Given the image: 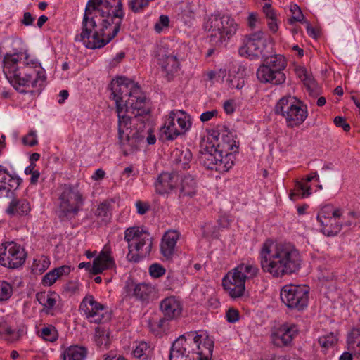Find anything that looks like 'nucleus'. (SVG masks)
<instances>
[{
	"instance_id": "1",
	"label": "nucleus",
	"mask_w": 360,
	"mask_h": 360,
	"mask_svg": "<svg viewBox=\"0 0 360 360\" xmlns=\"http://www.w3.org/2000/svg\"><path fill=\"white\" fill-rule=\"evenodd\" d=\"M124 12L121 0H89L82 22V32L75 41L86 48L105 46L118 34Z\"/></svg>"
},
{
	"instance_id": "2",
	"label": "nucleus",
	"mask_w": 360,
	"mask_h": 360,
	"mask_svg": "<svg viewBox=\"0 0 360 360\" xmlns=\"http://www.w3.org/2000/svg\"><path fill=\"white\" fill-rule=\"evenodd\" d=\"M111 91L118 117V139L129 143H129L134 145V139L138 141L144 136L139 131L144 128L143 115L150 112L149 104L139 86L124 77L112 81Z\"/></svg>"
},
{
	"instance_id": "3",
	"label": "nucleus",
	"mask_w": 360,
	"mask_h": 360,
	"mask_svg": "<svg viewBox=\"0 0 360 360\" xmlns=\"http://www.w3.org/2000/svg\"><path fill=\"white\" fill-rule=\"evenodd\" d=\"M300 251L290 243H276L268 239L259 251L260 266L264 272L274 278H282L297 273L301 268Z\"/></svg>"
},
{
	"instance_id": "4",
	"label": "nucleus",
	"mask_w": 360,
	"mask_h": 360,
	"mask_svg": "<svg viewBox=\"0 0 360 360\" xmlns=\"http://www.w3.org/2000/svg\"><path fill=\"white\" fill-rule=\"evenodd\" d=\"M124 240L128 243V261L138 262L141 259L150 255L153 238L148 232L139 227H130L124 232Z\"/></svg>"
},
{
	"instance_id": "5",
	"label": "nucleus",
	"mask_w": 360,
	"mask_h": 360,
	"mask_svg": "<svg viewBox=\"0 0 360 360\" xmlns=\"http://www.w3.org/2000/svg\"><path fill=\"white\" fill-rule=\"evenodd\" d=\"M58 217L61 221L75 218L84 204V198L77 187L65 184L58 198Z\"/></svg>"
},
{
	"instance_id": "6",
	"label": "nucleus",
	"mask_w": 360,
	"mask_h": 360,
	"mask_svg": "<svg viewBox=\"0 0 360 360\" xmlns=\"http://www.w3.org/2000/svg\"><path fill=\"white\" fill-rule=\"evenodd\" d=\"M286 66L287 61L282 55L265 57L263 63L257 69V77L262 83L282 84L286 79L283 72Z\"/></svg>"
},
{
	"instance_id": "7",
	"label": "nucleus",
	"mask_w": 360,
	"mask_h": 360,
	"mask_svg": "<svg viewBox=\"0 0 360 360\" xmlns=\"http://www.w3.org/2000/svg\"><path fill=\"white\" fill-rule=\"evenodd\" d=\"M19 60V53H6L3 60V72L8 82L16 89H18L19 86H29L34 73L32 68L27 65L20 68L18 65Z\"/></svg>"
},
{
	"instance_id": "8",
	"label": "nucleus",
	"mask_w": 360,
	"mask_h": 360,
	"mask_svg": "<svg viewBox=\"0 0 360 360\" xmlns=\"http://www.w3.org/2000/svg\"><path fill=\"white\" fill-rule=\"evenodd\" d=\"M275 112L286 120L288 127H294L300 125L307 117V110L302 103L295 97L285 96L276 103Z\"/></svg>"
},
{
	"instance_id": "9",
	"label": "nucleus",
	"mask_w": 360,
	"mask_h": 360,
	"mask_svg": "<svg viewBox=\"0 0 360 360\" xmlns=\"http://www.w3.org/2000/svg\"><path fill=\"white\" fill-rule=\"evenodd\" d=\"M266 44L267 39L264 32L251 33L245 37L243 45L238 50L239 54L251 60L267 57V52L265 51Z\"/></svg>"
},
{
	"instance_id": "10",
	"label": "nucleus",
	"mask_w": 360,
	"mask_h": 360,
	"mask_svg": "<svg viewBox=\"0 0 360 360\" xmlns=\"http://www.w3.org/2000/svg\"><path fill=\"white\" fill-rule=\"evenodd\" d=\"M280 296L289 309L302 310L308 304L309 288L305 285H286L281 289Z\"/></svg>"
},
{
	"instance_id": "11",
	"label": "nucleus",
	"mask_w": 360,
	"mask_h": 360,
	"mask_svg": "<svg viewBox=\"0 0 360 360\" xmlns=\"http://www.w3.org/2000/svg\"><path fill=\"white\" fill-rule=\"evenodd\" d=\"M189 127L186 114L181 111H172L165 124L160 129V139L173 141L184 134Z\"/></svg>"
},
{
	"instance_id": "12",
	"label": "nucleus",
	"mask_w": 360,
	"mask_h": 360,
	"mask_svg": "<svg viewBox=\"0 0 360 360\" xmlns=\"http://www.w3.org/2000/svg\"><path fill=\"white\" fill-rule=\"evenodd\" d=\"M186 339L188 342V348L191 354H196L197 360H210L212 354L214 341L209 337L207 332L189 333Z\"/></svg>"
},
{
	"instance_id": "13",
	"label": "nucleus",
	"mask_w": 360,
	"mask_h": 360,
	"mask_svg": "<svg viewBox=\"0 0 360 360\" xmlns=\"http://www.w3.org/2000/svg\"><path fill=\"white\" fill-rule=\"evenodd\" d=\"M342 214V211L340 208L333 210L330 205L324 206L316 217L321 226V232L328 236L337 235L342 226V224L338 221Z\"/></svg>"
},
{
	"instance_id": "14",
	"label": "nucleus",
	"mask_w": 360,
	"mask_h": 360,
	"mask_svg": "<svg viewBox=\"0 0 360 360\" xmlns=\"http://www.w3.org/2000/svg\"><path fill=\"white\" fill-rule=\"evenodd\" d=\"M26 259L25 250L14 242H7L0 245V264L10 269L22 266Z\"/></svg>"
},
{
	"instance_id": "15",
	"label": "nucleus",
	"mask_w": 360,
	"mask_h": 360,
	"mask_svg": "<svg viewBox=\"0 0 360 360\" xmlns=\"http://www.w3.org/2000/svg\"><path fill=\"white\" fill-rule=\"evenodd\" d=\"M79 310L84 312L91 323H101L110 319L107 307L96 301L92 295L84 297L79 305Z\"/></svg>"
},
{
	"instance_id": "16",
	"label": "nucleus",
	"mask_w": 360,
	"mask_h": 360,
	"mask_svg": "<svg viewBox=\"0 0 360 360\" xmlns=\"http://www.w3.org/2000/svg\"><path fill=\"white\" fill-rule=\"evenodd\" d=\"M297 326L293 323H284L271 334V341L278 347L290 346L292 340L298 334Z\"/></svg>"
},
{
	"instance_id": "17",
	"label": "nucleus",
	"mask_w": 360,
	"mask_h": 360,
	"mask_svg": "<svg viewBox=\"0 0 360 360\" xmlns=\"http://www.w3.org/2000/svg\"><path fill=\"white\" fill-rule=\"evenodd\" d=\"M114 266L115 261L108 251H102L94 259L92 264L90 262H81L78 266L79 269L85 268L94 275L101 274L104 270L112 269Z\"/></svg>"
},
{
	"instance_id": "18",
	"label": "nucleus",
	"mask_w": 360,
	"mask_h": 360,
	"mask_svg": "<svg viewBox=\"0 0 360 360\" xmlns=\"http://www.w3.org/2000/svg\"><path fill=\"white\" fill-rule=\"evenodd\" d=\"M160 309L164 317L172 321L177 319L181 314L182 304L177 297L169 296L160 302Z\"/></svg>"
},
{
	"instance_id": "19",
	"label": "nucleus",
	"mask_w": 360,
	"mask_h": 360,
	"mask_svg": "<svg viewBox=\"0 0 360 360\" xmlns=\"http://www.w3.org/2000/svg\"><path fill=\"white\" fill-rule=\"evenodd\" d=\"M158 63L166 74L167 80L169 81L179 68V63L176 56L166 53L164 50H160L158 53Z\"/></svg>"
},
{
	"instance_id": "20",
	"label": "nucleus",
	"mask_w": 360,
	"mask_h": 360,
	"mask_svg": "<svg viewBox=\"0 0 360 360\" xmlns=\"http://www.w3.org/2000/svg\"><path fill=\"white\" fill-rule=\"evenodd\" d=\"M245 68L238 63H233L229 69V90L236 89L241 94V89L245 85Z\"/></svg>"
},
{
	"instance_id": "21",
	"label": "nucleus",
	"mask_w": 360,
	"mask_h": 360,
	"mask_svg": "<svg viewBox=\"0 0 360 360\" xmlns=\"http://www.w3.org/2000/svg\"><path fill=\"white\" fill-rule=\"evenodd\" d=\"M129 295L143 303H148L155 297L156 291L154 287L146 283H139L131 286Z\"/></svg>"
},
{
	"instance_id": "22",
	"label": "nucleus",
	"mask_w": 360,
	"mask_h": 360,
	"mask_svg": "<svg viewBox=\"0 0 360 360\" xmlns=\"http://www.w3.org/2000/svg\"><path fill=\"white\" fill-rule=\"evenodd\" d=\"M179 176L175 173L163 172L155 183L156 192L160 195L168 193L176 188Z\"/></svg>"
},
{
	"instance_id": "23",
	"label": "nucleus",
	"mask_w": 360,
	"mask_h": 360,
	"mask_svg": "<svg viewBox=\"0 0 360 360\" xmlns=\"http://www.w3.org/2000/svg\"><path fill=\"white\" fill-rule=\"evenodd\" d=\"M179 239V233L176 231H168L163 235L160 244V251L164 257L167 259L172 257Z\"/></svg>"
},
{
	"instance_id": "24",
	"label": "nucleus",
	"mask_w": 360,
	"mask_h": 360,
	"mask_svg": "<svg viewBox=\"0 0 360 360\" xmlns=\"http://www.w3.org/2000/svg\"><path fill=\"white\" fill-rule=\"evenodd\" d=\"M207 169L219 172V174L225 172V164L223 163V150L219 149V145L212 150L211 153L207 155L204 162Z\"/></svg>"
},
{
	"instance_id": "25",
	"label": "nucleus",
	"mask_w": 360,
	"mask_h": 360,
	"mask_svg": "<svg viewBox=\"0 0 360 360\" xmlns=\"http://www.w3.org/2000/svg\"><path fill=\"white\" fill-rule=\"evenodd\" d=\"M231 271L236 277L241 278L245 282L247 279H252L257 277L259 269L255 264L241 263Z\"/></svg>"
},
{
	"instance_id": "26",
	"label": "nucleus",
	"mask_w": 360,
	"mask_h": 360,
	"mask_svg": "<svg viewBox=\"0 0 360 360\" xmlns=\"http://www.w3.org/2000/svg\"><path fill=\"white\" fill-rule=\"evenodd\" d=\"M229 277H231L229 279L230 286L226 288V290H229L230 297L233 299L243 297L245 292V282L241 278L236 277L231 271H229L228 274H226V280Z\"/></svg>"
},
{
	"instance_id": "27",
	"label": "nucleus",
	"mask_w": 360,
	"mask_h": 360,
	"mask_svg": "<svg viewBox=\"0 0 360 360\" xmlns=\"http://www.w3.org/2000/svg\"><path fill=\"white\" fill-rule=\"evenodd\" d=\"M173 164L176 169H187L192 159V153L188 149L175 150L172 154Z\"/></svg>"
},
{
	"instance_id": "28",
	"label": "nucleus",
	"mask_w": 360,
	"mask_h": 360,
	"mask_svg": "<svg viewBox=\"0 0 360 360\" xmlns=\"http://www.w3.org/2000/svg\"><path fill=\"white\" fill-rule=\"evenodd\" d=\"M58 295L55 292H39L36 294V299L39 303L44 307L43 311L47 314H51L57 302Z\"/></svg>"
},
{
	"instance_id": "29",
	"label": "nucleus",
	"mask_w": 360,
	"mask_h": 360,
	"mask_svg": "<svg viewBox=\"0 0 360 360\" xmlns=\"http://www.w3.org/2000/svg\"><path fill=\"white\" fill-rule=\"evenodd\" d=\"M30 211V205L25 199L13 198L6 210L9 215H26Z\"/></svg>"
},
{
	"instance_id": "30",
	"label": "nucleus",
	"mask_w": 360,
	"mask_h": 360,
	"mask_svg": "<svg viewBox=\"0 0 360 360\" xmlns=\"http://www.w3.org/2000/svg\"><path fill=\"white\" fill-rule=\"evenodd\" d=\"M226 132L228 131L226 130ZM231 137L232 140L229 139L226 141V143L229 144V150H231L229 153H226V172L229 171L230 168H231L236 160V155L238 153L239 149V141L236 140L237 136L236 134L233 135L232 132L229 131L226 133V138Z\"/></svg>"
},
{
	"instance_id": "31",
	"label": "nucleus",
	"mask_w": 360,
	"mask_h": 360,
	"mask_svg": "<svg viewBox=\"0 0 360 360\" xmlns=\"http://www.w3.org/2000/svg\"><path fill=\"white\" fill-rule=\"evenodd\" d=\"M169 320L164 316L162 318H150L148 321V328L155 335H161L168 329Z\"/></svg>"
},
{
	"instance_id": "32",
	"label": "nucleus",
	"mask_w": 360,
	"mask_h": 360,
	"mask_svg": "<svg viewBox=\"0 0 360 360\" xmlns=\"http://www.w3.org/2000/svg\"><path fill=\"white\" fill-rule=\"evenodd\" d=\"M196 182L191 175L185 176L181 181L180 196H193L196 192Z\"/></svg>"
},
{
	"instance_id": "33",
	"label": "nucleus",
	"mask_w": 360,
	"mask_h": 360,
	"mask_svg": "<svg viewBox=\"0 0 360 360\" xmlns=\"http://www.w3.org/2000/svg\"><path fill=\"white\" fill-rule=\"evenodd\" d=\"M87 351L84 347L77 345L66 349L63 353V360H84Z\"/></svg>"
},
{
	"instance_id": "34",
	"label": "nucleus",
	"mask_w": 360,
	"mask_h": 360,
	"mask_svg": "<svg viewBox=\"0 0 360 360\" xmlns=\"http://www.w3.org/2000/svg\"><path fill=\"white\" fill-rule=\"evenodd\" d=\"M149 114L146 115H143V118L144 120V128H143L142 130H140L139 131V134H141V135H143V138L139 140L138 141H136L134 139L133 140V141L135 143L134 145H131L129 143V142H127L125 141L124 143H121L120 140L119 139V141H120V143L122 146H125V145H129V146H131V148H136L138 145L139 143H140L145 137H146V135L147 134V137H146V139H147V142L148 144L151 145V144H154L156 141V137L153 134V129L150 127L149 129H148L146 133H144V129H145V127H146V121L148 120V118L146 117ZM132 142V136L130 137V143Z\"/></svg>"
},
{
	"instance_id": "35",
	"label": "nucleus",
	"mask_w": 360,
	"mask_h": 360,
	"mask_svg": "<svg viewBox=\"0 0 360 360\" xmlns=\"http://www.w3.org/2000/svg\"><path fill=\"white\" fill-rule=\"evenodd\" d=\"M5 335L4 339L8 342H13L18 340L19 335L15 334L8 323L5 321H0V336Z\"/></svg>"
},
{
	"instance_id": "36",
	"label": "nucleus",
	"mask_w": 360,
	"mask_h": 360,
	"mask_svg": "<svg viewBox=\"0 0 360 360\" xmlns=\"http://www.w3.org/2000/svg\"><path fill=\"white\" fill-rule=\"evenodd\" d=\"M49 259L44 255H41L39 257L34 259L33 264L32 265V271L36 274H42L49 268Z\"/></svg>"
},
{
	"instance_id": "37",
	"label": "nucleus",
	"mask_w": 360,
	"mask_h": 360,
	"mask_svg": "<svg viewBox=\"0 0 360 360\" xmlns=\"http://www.w3.org/2000/svg\"><path fill=\"white\" fill-rule=\"evenodd\" d=\"M208 26L210 30L217 31L221 34V36L223 37L222 32L224 27L222 22V18L218 15H212L207 23L206 27H207Z\"/></svg>"
},
{
	"instance_id": "38",
	"label": "nucleus",
	"mask_w": 360,
	"mask_h": 360,
	"mask_svg": "<svg viewBox=\"0 0 360 360\" xmlns=\"http://www.w3.org/2000/svg\"><path fill=\"white\" fill-rule=\"evenodd\" d=\"M41 336L45 340L53 342L58 339V332L53 326L49 325L41 329Z\"/></svg>"
},
{
	"instance_id": "39",
	"label": "nucleus",
	"mask_w": 360,
	"mask_h": 360,
	"mask_svg": "<svg viewBox=\"0 0 360 360\" xmlns=\"http://www.w3.org/2000/svg\"><path fill=\"white\" fill-rule=\"evenodd\" d=\"M21 183L22 179L20 177L11 174L8 179V181L6 182V185L8 186H6V190H4L6 192L7 195L10 193L11 196L13 197L14 192L12 191V190H16Z\"/></svg>"
},
{
	"instance_id": "40",
	"label": "nucleus",
	"mask_w": 360,
	"mask_h": 360,
	"mask_svg": "<svg viewBox=\"0 0 360 360\" xmlns=\"http://www.w3.org/2000/svg\"><path fill=\"white\" fill-rule=\"evenodd\" d=\"M110 206L111 205L110 202L107 201L103 202L98 206L95 212V215L99 217H103L105 220H108L111 214L110 209Z\"/></svg>"
},
{
	"instance_id": "41",
	"label": "nucleus",
	"mask_w": 360,
	"mask_h": 360,
	"mask_svg": "<svg viewBox=\"0 0 360 360\" xmlns=\"http://www.w3.org/2000/svg\"><path fill=\"white\" fill-rule=\"evenodd\" d=\"M12 286L6 281L0 282V301H6L12 295Z\"/></svg>"
},
{
	"instance_id": "42",
	"label": "nucleus",
	"mask_w": 360,
	"mask_h": 360,
	"mask_svg": "<svg viewBox=\"0 0 360 360\" xmlns=\"http://www.w3.org/2000/svg\"><path fill=\"white\" fill-rule=\"evenodd\" d=\"M290 11L292 13V18L289 19L290 24H292L295 22H302L303 20L304 15L300 8L297 4H291Z\"/></svg>"
},
{
	"instance_id": "43",
	"label": "nucleus",
	"mask_w": 360,
	"mask_h": 360,
	"mask_svg": "<svg viewBox=\"0 0 360 360\" xmlns=\"http://www.w3.org/2000/svg\"><path fill=\"white\" fill-rule=\"evenodd\" d=\"M338 340L335 336L333 335V333L322 336L319 338V343L320 345L323 348H329L330 347H332L337 342Z\"/></svg>"
},
{
	"instance_id": "44",
	"label": "nucleus",
	"mask_w": 360,
	"mask_h": 360,
	"mask_svg": "<svg viewBox=\"0 0 360 360\" xmlns=\"http://www.w3.org/2000/svg\"><path fill=\"white\" fill-rule=\"evenodd\" d=\"M165 269L160 264H153L149 266V273L153 278H160L165 274Z\"/></svg>"
},
{
	"instance_id": "45",
	"label": "nucleus",
	"mask_w": 360,
	"mask_h": 360,
	"mask_svg": "<svg viewBox=\"0 0 360 360\" xmlns=\"http://www.w3.org/2000/svg\"><path fill=\"white\" fill-rule=\"evenodd\" d=\"M169 20L167 15H162L158 21L155 24V30L157 32H160L164 27L169 26Z\"/></svg>"
},
{
	"instance_id": "46",
	"label": "nucleus",
	"mask_w": 360,
	"mask_h": 360,
	"mask_svg": "<svg viewBox=\"0 0 360 360\" xmlns=\"http://www.w3.org/2000/svg\"><path fill=\"white\" fill-rule=\"evenodd\" d=\"M32 70L34 71V73L29 85L31 84L32 87L34 88L37 87V84L39 81L44 82L46 79V76L43 70L38 71L37 72L33 69Z\"/></svg>"
},
{
	"instance_id": "47",
	"label": "nucleus",
	"mask_w": 360,
	"mask_h": 360,
	"mask_svg": "<svg viewBox=\"0 0 360 360\" xmlns=\"http://www.w3.org/2000/svg\"><path fill=\"white\" fill-rule=\"evenodd\" d=\"M148 347L146 342H141L133 350V354L136 358H141L146 354V352Z\"/></svg>"
},
{
	"instance_id": "48",
	"label": "nucleus",
	"mask_w": 360,
	"mask_h": 360,
	"mask_svg": "<svg viewBox=\"0 0 360 360\" xmlns=\"http://www.w3.org/2000/svg\"><path fill=\"white\" fill-rule=\"evenodd\" d=\"M58 278L56 277L53 270L46 274L42 278V284L45 286H51Z\"/></svg>"
},
{
	"instance_id": "49",
	"label": "nucleus",
	"mask_w": 360,
	"mask_h": 360,
	"mask_svg": "<svg viewBox=\"0 0 360 360\" xmlns=\"http://www.w3.org/2000/svg\"><path fill=\"white\" fill-rule=\"evenodd\" d=\"M226 37L230 38L231 36L236 33L238 30V24L234 21L233 19L229 18L226 21Z\"/></svg>"
},
{
	"instance_id": "50",
	"label": "nucleus",
	"mask_w": 360,
	"mask_h": 360,
	"mask_svg": "<svg viewBox=\"0 0 360 360\" xmlns=\"http://www.w3.org/2000/svg\"><path fill=\"white\" fill-rule=\"evenodd\" d=\"M240 319L239 311L234 308H229L226 311V321L230 323H235Z\"/></svg>"
},
{
	"instance_id": "51",
	"label": "nucleus",
	"mask_w": 360,
	"mask_h": 360,
	"mask_svg": "<svg viewBox=\"0 0 360 360\" xmlns=\"http://www.w3.org/2000/svg\"><path fill=\"white\" fill-rule=\"evenodd\" d=\"M334 124L338 127H341L345 131L350 130V125L346 122L345 119L341 116H337L334 118Z\"/></svg>"
},
{
	"instance_id": "52",
	"label": "nucleus",
	"mask_w": 360,
	"mask_h": 360,
	"mask_svg": "<svg viewBox=\"0 0 360 360\" xmlns=\"http://www.w3.org/2000/svg\"><path fill=\"white\" fill-rule=\"evenodd\" d=\"M22 142L25 145L29 146H34L37 143L36 134L34 132H30L27 136L23 137Z\"/></svg>"
},
{
	"instance_id": "53",
	"label": "nucleus",
	"mask_w": 360,
	"mask_h": 360,
	"mask_svg": "<svg viewBox=\"0 0 360 360\" xmlns=\"http://www.w3.org/2000/svg\"><path fill=\"white\" fill-rule=\"evenodd\" d=\"M296 189L297 192L301 191V198L308 197L310 194V187L306 186L303 183L297 181L296 183Z\"/></svg>"
},
{
	"instance_id": "54",
	"label": "nucleus",
	"mask_w": 360,
	"mask_h": 360,
	"mask_svg": "<svg viewBox=\"0 0 360 360\" xmlns=\"http://www.w3.org/2000/svg\"><path fill=\"white\" fill-rule=\"evenodd\" d=\"M56 277L60 278L64 275H68L70 273L71 269L70 266L63 265L53 269Z\"/></svg>"
},
{
	"instance_id": "55",
	"label": "nucleus",
	"mask_w": 360,
	"mask_h": 360,
	"mask_svg": "<svg viewBox=\"0 0 360 360\" xmlns=\"http://www.w3.org/2000/svg\"><path fill=\"white\" fill-rule=\"evenodd\" d=\"M303 83L304 86L307 88L308 91L312 92L314 91L317 88V84L316 81L311 77V76L309 75L306 79H304Z\"/></svg>"
},
{
	"instance_id": "56",
	"label": "nucleus",
	"mask_w": 360,
	"mask_h": 360,
	"mask_svg": "<svg viewBox=\"0 0 360 360\" xmlns=\"http://www.w3.org/2000/svg\"><path fill=\"white\" fill-rule=\"evenodd\" d=\"M263 12L268 20L276 18L274 10L271 8L270 3H266L263 6Z\"/></svg>"
},
{
	"instance_id": "57",
	"label": "nucleus",
	"mask_w": 360,
	"mask_h": 360,
	"mask_svg": "<svg viewBox=\"0 0 360 360\" xmlns=\"http://www.w3.org/2000/svg\"><path fill=\"white\" fill-rule=\"evenodd\" d=\"M10 175L11 174L8 170L0 165V182L2 184L1 185L6 186V182Z\"/></svg>"
},
{
	"instance_id": "58",
	"label": "nucleus",
	"mask_w": 360,
	"mask_h": 360,
	"mask_svg": "<svg viewBox=\"0 0 360 360\" xmlns=\"http://www.w3.org/2000/svg\"><path fill=\"white\" fill-rule=\"evenodd\" d=\"M217 114H218V111L217 110L206 111L200 115V119L202 122H205L210 120L212 117L216 116Z\"/></svg>"
},
{
	"instance_id": "59",
	"label": "nucleus",
	"mask_w": 360,
	"mask_h": 360,
	"mask_svg": "<svg viewBox=\"0 0 360 360\" xmlns=\"http://www.w3.org/2000/svg\"><path fill=\"white\" fill-rule=\"evenodd\" d=\"M136 207L137 208V212L141 215L146 214L150 207L148 203L142 201H137L136 202Z\"/></svg>"
},
{
	"instance_id": "60",
	"label": "nucleus",
	"mask_w": 360,
	"mask_h": 360,
	"mask_svg": "<svg viewBox=\"0 0 360 360\" xmlns=\"http://www.w3.org/2000/svg\"><path fill=\"white\" fill-rule=\"evenodd\" d=\"M296 75L297 77L303 81L306 79L307 77L309 75L307 70L304 67H299L295 69Z\"/></svg>"
},
{
	"instance_id": "61",
	"label": "nucleus",
	"mask_w": 360,
	"mask_h": 360,
	"mask_svg": "<svg viewBox=\"0 0 360 360\" xmlns=\"http://www.w3.org/2000/svg\"><path fill=\"white\" fill-rule=\"evenodd\" d=\"M34 21V18L32 16L31 13L29 12H25L24 13L23 19L22 20V23L25 25H31Z\"/></svg>"
},
{
	"instance_id": "62",
	"label": "nucleus",
	"mask_w": 360,
	"mask_h": 360,
	"mask_svg": "<svg viewBox=\"0 0 360 360\" xmlns=\"http://www.w3.org/2000/svg\"><path fill=\"white\" fill-rule=\"evenodd\" d=\"M268 20V27L269 30L272 32L276 33L278 30V26L276 22V18Z\"/></svg>"
},
{
	"instance_id": "63",
	"label": "nucleus",
	"mask_w": 360,
	"mask_h": 360,
	"mask_svg": "<svg viewBox=\"0 0 360 360\" xmlns=\"http://www.w3.org/2000/svg\"><path fill=\"white\" fill-rule=\"evenodd\" d=\"M105 172L102 169H98L96 170L95 173L92 176V179L94 180H100L104 178Z\"/></svg>"
},
{
	"instance_id": "64",
	"label": "nucleus",
	"mask_w": 360,
	"mask_h": 360,
	"mask_svg": "<svg viewBox=\"0 0 360 360\" xmlns=\"http://www.w3.org/2000/svg\"><path fill=\"white\" fill-rule=\"evenodd\" d=\"M104 360H126L124 358L119 356L118 358H115L112 352H110L107 354L104 355Z\"/></svg>"
}]
</instances>
